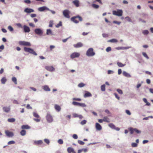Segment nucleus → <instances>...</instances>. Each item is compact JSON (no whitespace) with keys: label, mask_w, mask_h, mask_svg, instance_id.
I'll list each match as a JSON object with an SVG mask.
<instances>
[{"label":"nucleus","mask_w":153,"mask_h":153,"mask_svg":"<svg viewBox=\"0 0 153 153\" xmlns=\"http://www.w3.org/2000/svg\"><path fill=\"white\" fill-rule=\"evenodd\" d=\"M8 29L10 31H13V28L11 26H9L8 27Z\"/></svg>","instance_id":"e2e57ef3"},{"label":"nucleus","mask_w":153,"mask_h":153,"mask_svg":"<svg viewBox=\"0 0 153 153\" xmlns=\"http://www.w3.org/2000/svg\"><path fill=\"white\" fill-rule=\"evenodd\" d=\"M72 3L76 7L79 6V1L78 0H75L72 2Z\"/></svg>","instance_id":"f3484780"},{"label":"nucleus","mask_w":153,"mask_h":153,"mask_svg":"<svg viewBox=\"0 0 153 153\" xmlns=\"http://www.w3.org/2000/svg\"><path fill=\"white\" fill-rule=\"evenodd\" d=\"M3 109L4 111L8 113L10 110V108L9 107H4L3 108Z\"/></svg>","instance_id":"a211bd4d"},{"label":"nucleus","mask_w":153,"mask_h":153,"mask_svg":"<svg viewBox=\"0 0 153 153\" xmlns=\"http://www.w3.org/2000/svg\"><path fill=\"white\" fill-rule=\"evenodd\" d=\"M33 116L37 118H40L39 115L36 113L34 112L33 113Z\"/></svg>","instance_id":"58836bf2"},{"label":"nucleus","mask_w":153,"mask_h":153,"mask_svg":"<svg viewBox=\"0 0 153 153\" xmlns=\"http://www.w3.org/2000/svg\"><path fill=\"white\" fill-rule=\"evenodd\" d=\"M106 51L107 52H108L111 51V48L110 47H108L106 49Z\"/></svg>","instance_id":"864d4df0"},{"label":"nucleus","mask_w":153,"mask_h":153,"mask_svg":"<svg viewBox=\"0 0 153 153\" xmlns=\"http://www.w3.org/2000/svg\"><path fill=\"white\" fill-rule=\"evenodd\" d=\"M71 19L72 21L76 23H78L79 22V21H81L82 20V17L79 16L72 17L71 18Z\"/></svg>","instance_id":"f257e3e1"},{"label":"nucleus","mask_w":153,"mask_h":153,"mask_svg":"<svg viewBox=\"0 0 153 153\" xmlns=\"http://www.w3.org/2000/svg\"><path fill=\"white\" fill-rule=\"evenodd\" d=\"M114 95L115 96V97L118 100H119L120 99V97H119L118 95L116 93H114Z\"/></svg>","instance_id":"338daca9"},{"label":"nucleus","mask_w":153,"mask_h":153,"mask_svg":"<svg viewBox=\"0 0 153 153\" xmlns=\"http://www.w3.org/2000/svg\"><path fill=\"white\" fill-rule=\"evenodd\" d=\"M128 130L131 134H133L134 132L138 134L140 133L141 132L140 131L137 129L136 128H133L131 127L129 128Z\"/></svg>","instance_id":"39448f33"},{"label":"nucleus","mask_w":153,"mask_h":153,"mask_svg":"<svg viewBox=\"0 0 153 153\" xmlns=\"http://www.w3.org/2000/svg\"><path fill=\"white\" fill-rule=\"evenodd\" d=\"M63 13L65 17L68 18H70V12L68 10H64L63 12Z\"/></svg>","instance_id":"0eeeda50"},{"label":"nucleus","mask_w":153,"mask_h":153,"mask_svg":"<svg viewBox=\"0 0 153 153\" xmlns=\"http://www.w3.org/2000/svg\"><path fill=\"white\" fill-rule=\"evenodd\" d=\"M6 81L7 79L5 77H3L1 80V83L3 84H5Z\"/></svg>","instance_id":"c85d7f7f"},{"label":"nucleus","mask_w":153,"mask_h":153,"mask_svg":"<svg viewBox=\"0 0 153 153\" xmlns=\"http://www.w3.org/2000/svg\"><path fill=\"white\" fill-rule=\"evenodd\" d=\"M53 25V21H50L49 22V26L50 27H52Z\"/></svg>","instance_id":"6e6d98bb"},{"label":"nucleus","mask_w":153,"mask_h":153,"mask_svg":"<svg viewBox=\"0 0 153 153\" xmlns=\"http://www.w3.org/2000/svg\"><path fill=\"white\" fill-rule=\"evenodd\" d=\"M67 151L68 153H76L74 149L71 147H68L67 149Z\"/></svg>","instance_id":"dca6fc26"},{"label":"nucleus","mask_w":153,"mask_h":153,"mask_svg":"<svg viewBox=\"0 0 153 153\" xmlns=\"http://www.w3.org/2000/svg\"><path fill=\"white\" fill-rule=\"evenodd\" d=\"M24 2L27 4H30L31 3V1L30 0H25L24 1Z\"/></svg>","instance_id":"13d9d810"},{"label":"nucleus","mask_w":153,"mask_h":153,"mask_svg":"<svg viewBox=\"0 0 153 153\" xmlns=\"http://www.w3.org/2000/svg\"><path fill=\"white\" fill-rule=\"evenodd\" d=\"M8 121L10 123H13L15 121V119L14 118H9L8 120Z\"/></svg>","instance_id":"c756f323"},{"label":"nucleus","mask_w":153,"mask_h":153,"mask_svg":"<svg viewBox=\"0 0 153 153\" xmlns=\"http://www.w3.org/2000/svg\"><path fill=\"white\" fill-rule=\"evenodd\" d=\"M117 91L119 94H123V91L121 89H117Z\"/></svg>","instance_id":"a18cd8bd"},{"label":"nucleus","mask_w":153,"mask_h":153,"mask_svg":"<svg viewBox=\"0 0 153 153\" xmlns=\"http://www.w3.org/2000/svg\"><path fill=\"white\" fill-rule=\"evenodd\" d=\"M21 128L22 129H29L30 128V127L27 125H23L21 127Z\"/></svg>","instance_id":"393cba45"},{"label":"nucleus","mask_w":153,"mask_h":153,"mask_svg":"<svg viewBox=\"0 0 153 153\" xmlns=\"http://www.w3.org/2000/svg\"><path fill=\"white\" fill-rule=\"evenodd\" d=\"M62 23L61 22H60L58 24L56 25V26L57 27H59L62 26Z\"/></svg>","instance_id":"79ce46f5"},{"label":"nucleus","mask_w":153,"mask_h":153,"mask_svg":"<svg viewBox=\"0 0 153 153\" xmlns=\"http://www.w3.org/2000/svg\"><path fill=\"white\" fill-rule=\"evenodd\" d=\"M23 29L25 32L28 33L30 31V29L29 27L26 25L23 26Z\"/></svg>","instance_id":"f8f14e48"},{"label":"nucleus","mask_w":153,"mask_h":153,"mask_svg":"<svg viewBox=\"0 0 153 153\" xmlns=\"http://www.w3.org/2000/svg\"><path fill=\"white\" fill-rule=\"evenodd\" d=\"M24 51L26 52H29L34 55L36 56L37 55V53L35 52L34 50L30 48L25 47L24 48Z\"/></svg>","instance_id":"7ed1b4c3"},{"label":"nucleus","mask_w":153,"mask_h":153,"mask_svg":"<svg viewBox=\"0 0 153 153\" xmlns=\"http://www.w3.org/2000/svg\"><path fill=\"white\" fill-rule=\"evenodd\" d=\"M95 127L97 130L98 131L101 130L102 128L101 126L98 123H96Z\"/></svg>","instance_id":"2eb2a0df"},{"label":"nucleus","mask_w":153,"mask_h":153,"mask_svg":"<svg viewBox=\"0 0 153 153\" xmlns=\"http://www.w3.org/2000/svg\"><path fill=\"white\" fill-rule=\"evenodd\" d=\"M58 142L60 144H62L63 143V141L61 139H59L58 141Z\"/></svg>","instance_id":"49530a36"},{"label":"nucleus","mask_w":153,"mask_h":153,"mask_svg":"<svg viewBox=\"0 0 153 153\" xmlns=\"http://www.w3.org/2000/svg\"><path fill=\"white\" fill-rule=\"evenodd\" d=\"M45 68L47 71H53L55 70V68L52 66H46L45 67Z\"/></svg>","instance_id":"9b49d317"},{"label":"nucleus","mask_w":153,"mask_h":153,"mask_svg":"<svg viewBox=\"0 0 153 153\" xmlns=\"http://www.w3.org/2000/svg\"><path fill=\"white\" fill-rule=\"evenodd\" d=\"M131 47H120L117 48V49H129V48H131Z\"/></svg>","instance_id":"c9c22d12"},{"label":"nucleus","mask_w":153,"mask_h":153,"mask_svg":"<svg viewBox=\"0 0 153 153\" xmlns=\"http://www.w3.org/2000/svg\"><path fill=\"white\" fill-rule=\"evenodd\" d=\"M5 133L6 135L9 137H12L13 136V133L10 132L8 131H5Z\"/></svg>","instance_id":"4468645a"},{"label":"nucleus","mask_w":153,"mask_h":153,"mask_svg":"<svg viewBox=\"0 0 153 153\" xmlns=\"http://www.w3.org/2000/svg\"><path fill=\"white\" fill-rule=\"evenodd\" d=\"M117 65H118V66L119 67H123L125 65V64H123L120 62H118L117 63Z\"/></svg>","instance_id":"4c0bfd02"},{"label":"nucleus","mask_w":153,"mask_h":153,"mask_svg":"<svg viewBox=\"0 0 153 153\" xmlns=\"http://www.w3.org/2000/svg\"><path fill=\"white\" fill-rule=\"evenodd\" d=\"M113 23L117 24V25H119L121 23V22H118L115 21H114L113 22Z\"/></svg>","instance_id":"052dcab7"},{"label":"nucleus","mask_w":153,"mask_h":153,"mask_svg":"<svg viewBox=\"0 0 153 153\" xmlns=\"http://www.w3.org/2000/svg\"><path fill=\"white\" fill-rule=\"evenodd\" d=\"M126 113L128 114V115H130L131 114V113L130 112V111L128 110H126Z\"/></svg>","instance_id":"774afa93"},{"label":"nucleus","mask_w":153,"mask_h":153,"mask_svg":"<svg viewBox=\"0 0 153 153\" xmlns=\"http://www.w3.org/2000/svg\"><path fill=\"white\" fill-rule=\"evenodd\" d=\"M12 80L16 85L17 84V79L15 77H12Z\"/></svg>","instance_id":"7c9ffc66"},{"label":"nucleus","mask_w":153,"mask_h":153,"mask_svg":"<svg viewBox=\"0 0 153 153\" xmlns=\"http://www.w3.org/2000/svg\"><path fill=\"white\" fill-rule=\"evenodd\" d=\"M108 126L109 127L111 128L112 129H115V126L114 125L113 123H111L108 124Z\"/></svg>","instance_id":"2f4dec72"},{"label":"nucleus","mask_w":153,"mask_h":153,"mask_svg":"<svg viewBox=\"0 0 153 153\" xmlns=\"http://www.w3.org/2000/svg\"><path fill=\"white\" fill-rule=\"evenodd\" d=\"M33 120L36 122H38L40 121V118H34Z\"/></svg>","instance_id":"09e8293b"},{"label":"nucleus","mask_w":153,"mask_h":153,"mask_svg":"<svg viewBox=\"0 0 153 153\" xmlns=\"http://www.w3.org/2000/svg\"><path fill=\"white\" fill-rule=\"evenodd\" d=\"M20 134L22 136H24L26 134V131L24 130H22L20 132Z\"/></svg>","instance_id":"473e14b6"},{"label":"nucleus","mask_w":153,"mask_h":153,"mask_svg":"<svg viewBox=\"0 0 153 153\" xmlns=\"http://www.w3.org/2000/svg\"><path fill=\"white\" fill-rule=\"evenodd\" d=\"M125 19H126V20L129 22H131V19L128 16L126 17L125 18Z\"/></svg>","instance_id":"bf43d9fd"},{"label":"nucleus","mask_w":153,"mask_h":153,"mask_svg":"<svg viewBox=\"0 0 153 153\" xmlns=\"http://www.w3.org/2000/svg\"><path fill=\"white\" fill-rule=\"evenodd\" d=\"M35 33L39 36L42 35L43 34V31L42 30L39 28L36 29L34 30Z\"/></svg>","instance_id":"6e6552de"},{"label":"nucleus","mask_w":153,"mask_h":153,"mask_svg":"<svg viewBox=\"0 0 153 153\" xmlns=\"http://www.w3.org/2000/svg\"><path fill=\"white\" fill-rule=\"evenodd\" d=\"M103 120L104 122H105L108 123H109L110 122L109 119L106 116L104 117Z\"/></svg>","instance_id":"5701e85b"},{"label":"nucleus","mask_w":153,"mask_h":153,"mask_svg":"<svg viewBox=\"0 0 153 153\" xmlns=\"http://www.w3.org/2000/svg\"><path fill=\"white\" fill-rule=\"evenodd\" d=\"M95 53L93 51V49L92 48H90L87 51L86 55L89 56H93L95 55Z\"/></svg>","instance_id":"20e7f679"},{"label":"nucleus","mask_w":153,"mask_h":153,"mask_svg":"<svg viewBox=\"0 0 153 153\" xmlns=\"http://www.w3.org/2000/svg\"><path fill=\"white\" fill-rule=\"evenodd\" d=\"M78 143L79 144L81 145H83L85 143L84 142H83V141H82L80 140H78Z\"/></svg>","instance_id":"de8ad7c7"},{"label":"nucleus","mask_w":153,"mask_h":153,"mask_svg":"<svg viewBox=\"0 0 153 153\" xmlns=\"http://www.w3.org/2000/svg\"><path fill=\"white\" fill-rule=\"evenodd\" d=\"M123 75L127 77H131V76L130 74L126 72L125 71H123Z\"/></svg>","instance_id":"b1692460"},{"label":"nucleus","mask_w":153,"mask_h":153,"mask_svg":"<svg viewBox=\"0 0 153 153\" xmlns=\"http://www.w3.org/2000/svg\"><path fill=\"white\" fill-rule=\"evenodd\" d=\"M34 143L35 145H39L42 144L43 143V142L42 140H39L38 141H34Z\"/></svg>","instance_id":"412c9836"},{"label":"nucleus","mask_w":153,"mask_h":153,"mask_svg":"<svg viewBox=\"0 0 153 153\" xmlns=\"http://www.w3.org/2000/svg\"><path fill=\"white\" fill-rule=\"evenodd\" d=\"M73 138L74 139H77L78 138L77 135L76 134H74L73 135Z\"/></svg>","instance_id":"0e129e2a"},{"label":"nucleus","mask_w":153,"mask_h":153,"mask_svg":"<svg viewBox=\"0 0 153 153\" xmlns=\"http://www.w3.org/2000/svg\"><path fill=\"white\" fill-rule=\"evenodd\" d=\"M123 12L121 10H113L112 12L114 15L118 16H121L122 15Z\"/></svg>","instance_id":"f03ea898"},{"label":"nucleus","mask_w":153,"mask_h":153,"mask_svg":"<svg viewBox=\"0 0 153 153\" xmlns=\"http://www.w3.org/2000/svg\"><path fill=\"white\" fill-rule=\"evenodd\" d=\"M46 119L48 122L51 123L53 121V119L52 117L48 113L46 116Z\"/></svg>","instance_id":"9d476101"},{"label":"nucleus","mask_w":153,"mask_h":153,"mask_svg":"<svg viewBox=\"0 0 153 153\" xmlns=\"http://www.w3.org/2000/svg\"><path fill=\"white\" fill-rule=\"evenodd\" d=\"M143 33L144 35H147L149 33V31L147 30H145L143 31Z\"/></svg>","instance_id":"8fccbe9b"},{"label":"nucleus","mask_w":153,"mask_h":153,"mask_svg":"<svg viewBox=\"0 0 153 153\" xmlns=\"http://www.w3.org/2000/svg\"><path fill=\"white\" fill-rule=\"evenodd\" d=\"M19 45L23 46H31L30 43L28 42L24 41H20L19 42Z\"/></svg>","instance_id":"423d86ee"},{"label":"nucleus","mask_w":153,"mask_h":153,"mask_svg":"<svg viewBox=\"0 0 153 153\" xmlns=\"http://www.w3.org/2000/svg\"><path fill=\"white\" fill-rule=\"evenodd\" d=\"M38 10L39 11L42 12L45 10H49V9L45 6H43L39 7L38 8Z\"/></svg>","instance_id":"ddd939ff"},{"label":"nucleus","mask_w":153,"mask_h":153,"mask_svg":"<svg viewBox=\"0 0 153 153\" xmlns=\"http://www.w3.org/2000/svg\"><path fill=\"white\" fill-rule=\"evenodd\" d=\"M54 107L55 109L56 110L58 111H60L61 110V107L59 105H55Z\"/></svg>","instance_id":"a878e982"},{"label":"nucleus","mask_w":153,"mask_h":153,"mask_svg":"<svg viewBox=\"0 0 153 153\" xmlns=\"http://www.w3.org/2000/svg\"><path fill=\"white\" fill-rule=\"evenodd\" d=\"M72 104L74 105L78 106L79 105V103L73 101L72 103Z\"/></svg>","instance_id":"37998d69"},{"label":"nucleus","mask_w":153,"mask_h":153,"mask_svg":"<svg viewBox=\"0 0 153 153\" xmlns=\"http://www.w3.org/2000/svg\"><path fill=\"white\" fill-rule=\"evenodd\" d=\"M43 89L45 91H50V89L47 85L44 86L43 87Z\"/></svg>","instance_id":"cd10ccee"},{"label":"nucleus","mask_w":153,"mask_h":153,"mask_svg":"<svg viewBox=\"0 0 153 153\" xmlns=\"http://www.w3.org/2000/svg\"><path fill=\"white\" fill-rule=\"evenodd\" d=\"M87 121L85 120H83L81 122V124L83 125L86 124Z\"/></svg>","instance_id":"3c124183"},{"label":"nucleus","mask_w":153,"mask_h":153,"mask_svg":"<svg viewBox=\"0 0 153 153\" xmlns=\"http://www.w3.org/2000/svg\"><path fill=\"white\" fill-rule=\"evenodd\" d=\"M137 144L135 143H132L131 144V146L133 147H136L137 146Z\"/></svg>","instance_id":"603ef678"},{"label":"nucleus","mask_w":153,"mask_h":153,"mask_svg":"<svg viewBox=\"0 0 153 153\" xmlns=\"http://www.w3.org/2000/svg\"><path fill=\"white\" fill-rule=\"evenodd\" d=\"M44 141L45 143H46L47 144H49L50 143L49 140L47 139H44Z\"/></svg>","instance_id":"4d7b16f0"},{"label":"nucleus","mask_w":153,"mask_h":153,"mask_svg":"<svg viewBox=\"0 0 153 153\" xmlns=\"http://www.w3.org/2000/svg\"><path fill=\"white\" fill-rule=\"evenodd\" d=\"M108 42H117V40L116 39H112L108 41Z\"/></svg>","instance_id":"72a5a7b5"},{"label":"nucleus","mask_w":153,"mask_h":153,"mask_svg":"<svg viewBox=\"0 0 153 153\" xmlns=\"http://www.w3.org/2000/svg\"><path fill=\"white\" fill-rule=\"evenodd\" d=\"M92 95L89 92L86 91L85 94H84V97H91Z\"/></svg>","instance_id":"4be33fe9"},{"label":"nucleus","mask_w":153,"mask_h":153,"mask_svg":"<svg viewBox=\"0 0 153 153\" xmlns=\"http://www.w3.org/2000/svg\"><path fill=\"white\" fill-rule=\"evenodd\" d=\"M79 106L82 107H85L86 106V105L85 103H79Z\"/></svg>","instance_id":"c03bdc74"},{"label":"nucleus","mask_w":153,"mask_h":153,"mask_svg":"<svg viewBox=\"0 0 153 153\" xmlns=\"http://www.w3.org/2000/svg\"><path fill=\"white\" fill-rule=\"evenodd\" d=\"M24 11L26 13H29L33 12L34 10L31 9L26 8L25 10Z\"/></svg>","instance_id":"aec40b11"},{"label":"nucleus","mask_w":153,"mask_h":153,"mask_svg":"<svg viewBox=\"0 0 153 153\" xmlns=\"http://www.w3.org/2000/svg\"><path fill=\"white\" fill-rule=\"evenodd\" d=\"M83 45L82 43L81 42H78L76 44L74 45V47L75 48H78L81 47Z\"/></svg>","instance_id":"6ab92c4d"},{"label":"nucleus","mask_w":153,"mask_h":153,"mask_svg":"<svg viewBox=\"0 0 153 153\" xmlns=\"http://www.w3.org/2000/svg\"><path fill=\"white\" fill-rule=\"evenodd\" d=\"M142 54L143 56H144L145 57L146 59H149V57L148 56H147L146 53L145 52H143Z\"/></svg>","instance_id":"a19ab883"},{"label":"nucleus","mask_w":153,"mask_h":153,"mask_svg":"<svg viewBox=\"0 0 153 153\" xmlns=\"http://www.w3.org/2000/svg\"><path fill=\"white\" fill-rule=\"evenodd\" d=\"M15 143V141H10L8 143V145H10L12 144H14Z\"/></svg>","instance_id":"5fc2aeb1"},{"label":"nucleus","mask_w":153,"mask_h":153,"mask_svg":"<svg viewBox=\"0 0 153 153\" xmlns=\"http://www.w3.org/2000/svg\"><path fill=\"white\" fill-rule=\"evenodd\" d=\"M26 108L27 109H32V107L30 106V105L29 104H27L26 106Z\"/></svg>","instance_id":"69168bd1"},{"label":"nucleus","mask_w":153,"mask_h":153,"mask_svg":"<svg viewBox=\"0 0 153 153\" xmlns=\"http://www.w3.org/2000/svg\"><path fill=\"white\" fill-rule=\"evenodd\" d=\"M92 6L93 8L95 9H97L99 7V6L98 5L94 4H92Z\"/></svg>","instance_id":"e433bc0d"},{"label":"nucleus","mask_w":153,"mask_h":153,"mask_svg":"<svg viewBox=\"0 0 153 153\" xmlns=\"http://www.w3.org/2000/svg\"><path fill=\"white\" fill-rule=\"evenodd\" d=\"M85 84H84L83 83H81L79 84L78 85V87H80V88L83 87L84 86H85Z\"/></svg>","instance_id":"ea45409f"},{"label":"nucleus","mask_w":153,"mask_h":153,"mask_svg":"<svg viewBox=\"0 0 153 153\" xmlns=\"http://www.w3.org/2000/svg\"><path fill=\"white\" fill-rule=\"evenodd\" d=\"M46 34L48 35H52V31L50 29H47L46 32Z\"/></svg>","instance_id":"bb28decb"},{"label":"nucleus","mask_w":153,"mask_h":153,"mask_svg":"<svg viewBox=\"0 0 153 153\" xmlns=\"http://www.w3.org/2000/svg\"><path fill=\"white\" fill-rule=\"evenodd\" d=\"M80 56V54L77 52H74L72 53L71 56L70 57L71 58L73 59L75 58L78 57Z\"/></svg>","instance_id":"1a4fd4ad"},{"label":"nucleus","mask_w":153,"mask_h":153,"mask_svg":"<svg viewBox=\"0 0 153 153\" xmlns=\"http://www.w3.org/2000/svg\"><path fill=\"white\" fill-rule=\"evenodd\" d=\"M73 100L80 101L81 100V99L79 98H73Z\"/></svg>","instance_id":"680f3d73"},{"label":"nucleus","mask_w":153,"mask_h":153,"mask_svg":"<svg viewBox=\"0 0 153 153\" xmlns=\"http://www.w3.org/2000/svg\"><path fill=\"white\" fill-rule=\"evenodd\" d=\"M101 89L102 91H105V84H103L101 86Z\"/></svg>","instance_id":"f704fd0d"}]
</instances>
